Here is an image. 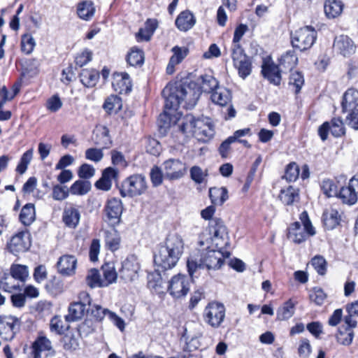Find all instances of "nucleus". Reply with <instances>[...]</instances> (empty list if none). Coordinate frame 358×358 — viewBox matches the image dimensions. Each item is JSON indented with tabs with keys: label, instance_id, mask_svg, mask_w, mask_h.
I'll list each match as a JSON object with an SVG mask.
<instances>
[{
	"label": "nucleus",
	"instance_id": "nucleus-1",
	"mask_svg": "<svg viewBox=\"0 0 358 358\" xmlns=\"http://www.w3.org/2000/svg\"><path fill=\"white\" fill-rule=\"evenodd\" d=\"M201 248L195 253L192 254L187 262V271L192 277L195 272L199 269L216 270L220 268L225 257H229V252H222L221 249L212 248L208 244V240L202 238L199 242Z\"/></svg>",
	"mask_w": 358,
	"mask_h": 358
},
{
	"label": "nucleus",
	"instance_id": "nucleus-2",
	"mask_svg": "<svg viewBox=\"0 0 358 358\" xmlns=\"http://www.w3.org/2000/svg\"><path fill=\"white\" fill-rule=\"evenodd\" d=\"M194 85L193 83L167 85L162 92L165 99V109L176 110L182 103L186 108L194 107L200 96L199 91L194 90Z\"/></svg>",
	"mask_w": 358,
	"mask_h": 358
},
{
	"label": "nucleus",
	"instance_id": "nucleus-3",
	"mask_svg": "<svg viewBox=\"0 0 358 358\" xmlns=\"http://www.w3.org/2000/svg\"><path fill=\"white\" fill-rule=\"evenodd\" d=\"M184 250V241L177 234H170L164 243L160 244L154 255L155 265L162 269L169 270L175 267Z\"/></svg>",
	"mask_w": 358,
	"mask_h": 358
},
{
	"label": "nucleus",
	"instance_id": "nucleus-4",
	"mask_svg": "<svg viewBox=\"0 0 358 358\" xmlns=\"http://www.w3.org/2000/svg\"><path fill=\"white\" fill-rule=\"evenodd\" d=\"M208 229L212 248L222 250L229 245L228 230L221 219H211Z\"/></svg>",
	"mask_w": 358,
	"mask_h": 358
},
{
	"label": "nucleus",
	"instance_id": "nucleus-5",
	"mask_svg": "<svg viewBox=\"0 0 358 358\" xmlns=\"http://www.w3.org/2000/svg\"><path fill=\"white\" fill-rule=\"evenodd\" d=\"M147 189L145 177L141 174H134L122 182L120 192L123 197H134L143 194Z\"/></svg>",
	"mask_w": 358,
	"mask_h": 358
},
{
	"label": "nucleus",
	"instance_id": "nucleus-6",
	"mask_svg": "<svg viewBox=\"0 0 358 358\" xmlns=\"http://www.w3.org/2000/svg\"><path fill=\"white\" fill-rule=\"evenodd\" d=\"M317 37L315 30L311 27L306 26L295 31L291 35V42L294 48L300 51L306 50L312 47Z\"/></svg>",
	"mask_w": 358,
	"mask_h": 358
},
{
	"label": "nucleus",
	"instance_id": "nucleus-7",
	"mask_svg": "<svg viewBox=\"0 0 358 358\" xmlns=\"http://www.w3.org/2000/svg\"><path fill=\"white\" fill-rule=\"evenodd\" d=\"M231 57L238 76L243 79L247 78L252 72V62L242 47L231 49Z\"/></svg>",
	"mask_w": 358,
	"mask_h": 358
},
{
	"label": "nucleus",
	"instance_id": "nucleus-8",
	"mask_svg": "<svg viewBox=\"0 0 358 358\" xmlns=\"http://www.w3.org/2000/svg\"><path fill=\"white\" fill-rule=\"evenodd\" d=\"M140 264L137 257L129 255L122 262L118 271L119 278L124 282H134L138 278Z\"/></svg>",
	"mask_w": 358,
	"mask_h": 358
},
{
	"label": "nucleus",
	"instance_id": "nucleus-9",
	"mask_svg": "<svg viewBox=\"0 0 358 358\" xmlns=\"http://www.w3.org/2000/svg\"><path fill=\"white\" fill-rule=\"evenodd\" d=\"M204 321L214 328L219 327L225 317L224 306L217 302H211L208 304L203 311Z\"/></svg>",
	"mask_w": 358,
	"mask_h": 358
},
{
	"label": "nucleus",
	"instance_id": "nucleus-10",
	"mask_svg": "<svg viewBox=\"0 0 358 358\" xmlns=\"http://www.w3.org/2000/svg\"><path fill=\"white\" fill-rule=\"evenodd\" d=\"M190 288V279L186 275L177 274L169 281L168 292L173 298L179 299L187 295Z\"/></svg>",
	"mask_w": 358,
	"mask_h": 358
},
{
	"label": "nucleus",
	"instance_id": "nucleus-11",
	"mask_svg": "<svg viewBox=\"0 0 358 358\" xmlns=\"http://www.w3.org/2000/svg\"><path fill=\"white\" fill-rule=\"evenodd\" d=\"M20 320L13 315L0 316V336L5 341H11L19 331Z\"/></svg>",
	"mask_w": 358,
	"mask_h": 358
},
{
	"label": "nucleus",
	"instance_id": "nucleus-12",
	"mask_svg": "<svg viewBox=\"0 0 358 358\" xmlns=\"http://www.w3.org/2000/svg\"><path fill=\"white\" fill-rule=\"evenodd\" d=\"M108 133L109 131L106 128H104L103 131H101L99 135L103 140L101 141L95 142V144L99 145L101 148H91L87 149L85 152L87 159L96 163L101 161L103 157V150L109 148L112 144Z\"/></svg>",
	"mask_w": 358,
	"mask_h": 358
},
{
	"label": "nucleus",
	"instance_id": "nucleus-13",
	"mask_svg": "<svg viewBox=\"0 0 358 358\" xmlns=\"http://www.w3.org/2000/svg\"><path fill=\"white\" fill-rule=\"evenodd\" d=\"M30 246V236L26 231H20L15 234L7 244L8 251L14 255L27 251Z\"/></svg>",
	"mask_w": 358,
	"mask_h": 358
},
{
	"label": "nucleus",
	"instance_id": "nucleus-14",
	"mask_svg": "<svg viewBox=\"0 0 358 358\" xmlns=\"http://www.w3.org/2000/svg\"><path fill=\"white\" fill-rule=\"evenodd\" d=\"M165 176L170 180H176L182 177L186 168L179 159H171L164 162Z\"/></svg>",
	"mask_w": 358,
	"mask_h": 358
},
{
	"label": "nucleus",
	"instance_id": "nucleus-15",
	"mask_svg": "<svg viewBox=\"0 0 358 358\" xmlns=\"http://www.w3.org/2000/svg\"><path fill=\"white\" fill-rule=\"evenodd\" d=\"M334 48L344 57H349L356 51V45L354 41L346 35H340L336 37Z\"/></svg>",
	"mask_w": 358,
	"mask_h": 358
},
{
	"label": "nucleus",
	"instance_id": "nucleus-16",
	"mask_svg": "<svg viewBox=\"0 0 358 358\" xmlns=\"http://www.w3.org/2000/svg\"><path fill=\"white\" fill-rule=\"evenodd\" d=\"M122 209V203L120 199L117 198L108 199L106 206V213L108 221L111 224H115L120 222Z\"/></svg>",
	"mask_w": 358,
	"mask_h": 358
},
{
	"label": "nucleus",
	"instance_id": "nucleus-17",
	"mask_svg": "<svg viewBox=\"0 0 358 358\" xmlns=\"http://www.w3.org/2000/svg\"><path fill=\"white\" fill-rule=\"evenodd\" d=\"M112 85L119 94H128L131 91V81L129 75L126 72L116 73L113 75Z\"/></svg>",
	"mask_w": 358,
	"mask_h": 358
},
{
	"label": "nucleus",
	"instance_id": "nucleus-18",
	"mask_svg": "<svg viewBox=\"0 0 358 358\" xmlns=\"http://www.w3.org/2000/svg\"><path fill=\"white\" fill-rule=\"evenodd\" d=\"M196 125L194 136L199 141H207L214 136V127L209 119H197Z\"/></svg>",
	"mask_w": 358,
	"mask_h": 358
},
{
	"label": "nucleus",
	"instance_id": "nucleus-19",
	"mask_svg": "<svg viewBox=\"0 0 358 358\" xmlns=\"http://www.w3.org/2000/svg\"><path fill=\"white\" fill-rule=\"evenodd\" d=\"M194 90L212 93L219 86L218 81L211 74H203L200 76L197 79V83H194Z\"/></svg>",
	"mask_w": 358,
	"mask_h": 358
},
{
	"label": "nucleus",
	"instance_id": "nucleus-20",
	"mask_svg": "<svg viewBox=\"0 0 358 358\" xmlns=\"http://www.w3.org/2000/svg\"><path fill=\"white\" fill-rule=\"evenodd\" d=\"M171 51L173 55L171 57L169 64L166 67V73L169 75L175 72V67L182 62V60L187 56L189 50L185 47L174 46Z\"/></svg>",
	"mask_w": 358,
	"mask_h": 358
},
{
	"label": "nucleus",
	"instance_id": "nucleus-21",
	"mask_svg": "<svg viewBox=\"0 0 358 358\" xmlns=\"http://www.w3.org/2000/svg\"><path fill=\"white\" fill-rule=\"evenodd\" d=\"M77 259L73 255H63L57 262L59 272L64 275H71L75 273Z\"/></svg>",
	"mask_w": 358,
	"mask_h": 358
},
{
	"label": "nucleus",
	"instance_id": "nucleus-22",
	"mask_svg": "<svg viewBox=\"0 0 358 358\" xmlns=\"http://www.w3.org/2000/svg\"><path fill=\"white\" fill-rule=\"evenodd\" d=\"M310 236L299 222L292 223L288 228L287 237L295 243H301Z\"/></svg>",
	"mask_w": 358,
	"mask_h": 358
},
{
	"label": "nucleus",
	"instance_id": "nucleus-23",
	"mask_svg": "<svg viewBox=\"0 0 358 358\" xmlns=\"http://www.w3.org/2000/svg\"><path fill=\"white\" fill-rule=\"evenodd\" d=\"M231 91L220 85L213 90L210 96L212 101L222 107L231 103Z\"/></svg>",
	"mask_w": 358,
	"mask_h": 358
},
{
	"label": "nucleus",
	"instance_id": "nucleus-24",
	"mask_svg": "<svg viewBox=\"0 0 358 358\" xmlns=\"http://www.w3.org/2000/svg\"><path fill=\"white\" fill-rule=\"evenodd\" d=\"M341 105L343 113L357 109L358 106V90L355 88H349L343 94Z\"/></svg>",
	"mask_w": 358,
	"mask_h": 358
},
{
	"label": "nucleus",
	"instance_id": "nucleus-25",
	"mask_svg": "<svg viewBox=\"0 0 358 358\" xmlns=\"http://www.w3.org/2000/svg\"><path fill=\"white\" fill-rule=\"evenodd\" d=\"M80 220V213L76 207L70 206L64 209L62 220L68 227L75 229L78 225Z\"/></svg>",
	"mask_w": 358,
	"mask_h": 358
},
{
	"label": "nucleus",
	"instance_id": "nucleus-26",
	"mask_svg": "<svg viewBox=\"0 0 358 358\" xmlns=\"http://www.w3.org/2000/svg\"><path fill=\"white\" fill-rule=\"evenodd\" d=\"M344 4L340 0H326L324 4V13L327 18L334 19L343 12Z\"/></svg>",
	"mask_w": 358,
	"mask_h": 358
},
{
	"label": "nucleus",
	"instance_id": "nucleus-27",
	"mask_svg": "<svg viewBox=\"0 0 358 358\" xmlns=\"http://www.w3.org/2000/svg\"><path fill=\"white\" fill-rule=\"evenodd\" d=\"M196 23L193 14L189 10H185L180 13L176 20V25L182 31L190 29Z\"/></svg>",
	"mask_w": 358,
	"mask_h": 358
},
{
	"label": "nucleus",
	"instance_id": "nucleus-28",
	"mask_svg": "<svg viewBox=\"0 0 358 358\" xmlns=\"http://www.w3.org/2000/svg\"><path fill=\"white\" fill-rule=\"evenodd\" d=\"M262 73L269 82L275 85L280 84L281 76L278 66L274 64H264L262 66Z\"/></svg>",
	"mask_w": 358,
	"mask_h": 358
},
{
	"label": "nucleus",
	"instance_id": "nucleus-29",
	"mask_svg": "<svg viewBox=\"0 0 358 358\" xmlns=\"http://www.w3.org/2000/svg\"><path fill=\"white\" fill-rule=\"evenodd\" d=\"M80 82L86 87H94L99 79V72L94 69H84L79 74Z\"/></svg>",
	"mask_w": 358,
	"mask_h": 358
},
{
	"label": "nucleus",
	"instance_id": "nucleus-30",
	"mask_svg": "<svg viewBox=\"0 0 358 358\" xmlns=\"http://www.w3.org/2000/svg\"><path fill=\"white\" fill-rule=\"evenodd\" d=\"M95 13V7L91 1H83L77 5V15L85 21L90 20Z\"/></svg>",
	"mask_w": 358,
	"mask_h": 358
},
{
	"label": "nucleus",
	"instance_id": "nucleus-31",
	"mask_svg": "<svg viewBox=\"0 0 358 358\" xmlns=\"http://www.w3.org/2000/svg\"><path fill=\"white\" fill-rule=\"evenodd\" d=\"M89 310L80 303L73 302L69 305V313L65 316L67 322H75L81 320Z\"/></svg>",
	"mask_w": 358,
	"mask_h": 358
},
{
	"label": "nucleus",
	"instance_id": "nucleus-32",
	"mask_svg": "<svg viewBox=\"0 0 358 358\" xmlns=\"http://www.w3.org/2000/svg\"><path fill=\"white\" fill-rule=\"evenodd\" d=\"M345 310L348 314L343 318L345 324L350 328L357 327V321L355 317H358V300L347 304Z\"/></svg>",
	"mask_w": 358,
	"mask_h": 358
},
{
	"label": "nucleus",
	"instance_id": "nucleus-33",
	"mask_svg": "<svg viewBox=\"0 0 358 358\" xmlns=\"http://www.w3.org/2000/svg\"><path fill=\"white\" fill-rule=\"evenodd\" d=\"M323 222L325 227L331 230L336 228L340 223L341 216L336 209L326 210L322 215Z\"/></svg>",
	"mask_w": 358,
	"mask_h": 358
},
{
	"label": "nucleus",
	"instance_id": "nucleus-34",
	"mask_svg": "<svg viewBox=\"0 0 358 358\" xmlns=\"http://www.w3.org/2000/svg\"><path fill=\"white\" fill-rule=\"evenodd\" d=\"M51 349V342L45 336L38 337L32 344L34 358H41V352Z\"/></svg>",
	"mask_w": 358,
	"mask_h": 358
},
{
	"label": "nucleus",
	"instance_id": "nucleus-35",
	"mask_svg": "<svg viewBox=\"0 0 358 358\" xmlns=\"http://www.w3.org/2000/svg\"><path fill=\"white\" fill-rule=\"evenodd\" d=\"M106 245L109 250L114 252L119 249L120 245V236L117 230L112 229L105 232Z\"/></svg>",
	"mask_w": 358,
	"mask_h": 358
},
{
	"label": "nucleus",
	"instance_id": "nucleus-36",
	"mask_svg": "<svg viewBox=\"0 0 358 358\" xmlns=\"http://www.w3.org/2000/svg\"><path fill=\"white\" fill-rule=\"evenodd\" d=\"M92 185L89 180H78L69 188L72 195L83 196L87 194L91 189Z\"/></svg>",
	"mask_w": 358,
	"mask_h": 358
},
{
	"label": "nucleus",
	"instance_id": "nucleus-37",
	"mask_svg": "<svg viewBox=\"0 0 358 358\" xmlns=\"http://www.w3.org/2000/svg\"><path fill=\"white\" fill-rule=\"evenodd\" d=\"M294 311L295 303L292 301V299H289L277 310V319L281 321L287 320L293 316Z\"/></svg>",
	"mask_w": 358,
	"mask_h": 358
},
{
	"label": "nucleus",
	"instance_id": "nucleus-38",
	"mask_svg": "<svg viewBox=\"0 0 358 358\" xmlns=\"http://www.w3.org/2000/svg\"><path fill=\"white\" fill-rule=\"evenodd\" d=\"M35 208L32 203H27L21 210L19 218L25 226L30 225L35 220Z\"/></svg>",
	"mask_w": 358,
	"mask_h": 358
},
{
	"label": "nucleus",
	"instance_id": "nucleus-39",
	"mask_svg": "<svg viewBox=\"0 0 358 358\" xmlns=\"http://www.w3.org/2000/svg\"><path fill=\"white\" fill-rule=\"evenodd\" d=\"M197 122V119H195L194 117L191 114L186 115L182 119V122L180 124V130L185 134H195V131L196 129V123Z\"/></svg>",
	"mask_w": 358,
	"mask_h": 358
},
{
	"label": "nucleus",
	"instance_id": "nucleus-40",
	"mask_svg": "<svg viewBox=\"0 0 358 358\" xmlns=\"http://www.w3.org/2000/svg\"><path fill=\"white\" fill-rule=\"evenodd\" d=\"M280 200L285 205H292L299 199V191L292 186L281 189L279 194Z\"/></svg>",
	"mask_w": 358,
	"mask_h": 358
},
{
	"label": "nucleus",
	"instance_id": "nucleus-41",
	"mask_svg": "<svg viewBox=\"0 0 358 358\" xmlns=\"http://www.w3.org/2000/svg\"><path fill=\"white\" fill-rule=\"evenodd\" d=\"M227 190L225 187H213L209 190V196L215 205H222L227 199Z\"/></svg>",
	"mask_w": 358,
	"mask_h": 358
},
{
	"label": "nucleus",
	"instance_id": "nucleus-42",
	"mask_svg": "<svg viewBox=\"0 0 358 358\" xmlns=\"http://www.w3.org/2000/svg\"><path fill=\"white\" fill-rule=\"evenodd\" d=\"M338 196L342 200L344 203L348 205L355 204L358 199L357 195L355 194L354 190L351 188L350 184L346 187L341 188L338 193Z\"/></svg>",
	"mask_w": 358,
	"mask_h": 358
},
{
	"label": "nucleus",
	"instance_id": "nucleus-43",
	"mask_svg": "<svg viewBox=\"0 0 358 358\" xmlns=\"http://www.w3.org/2000/svg\"><path fill=\"white\" fill-rule=\"evenodd\" d=\"M102 271L103 277L101 281L102 287H107L115 282L118 273H117L113 266L106 264L102 266Z\"/></svg>",
	"mask_w": 358,
	"mask_h": 358
},
{
	"label": "nucleus",
	"instance_id": "nucleus-44",
	"mask_svg": "<svg viewBox=\"0 0 358 358\" xmlns=\"http://www.w3.org/2000/svg\"><path fill=\"white\" fill-rule=\"evenodd\" d=\"M122 106V99L117 95H110L107 97L103 105V109L108 113H117Z\"/></svg>",
	"mask_w": 358,
	"mask_h": 358
},
{
	"label": "nucleus",
	"instance_id": "nucleus-45",
	"mask_svg": "<svg viewBox=\"0 0 358 358\" xmlns=\"http://www.w3.org/2000/svg\"><path fill=\"white\" fill-rule=\"evenodd\" d=\"M298 63V57L294 50H288L282 55L280 60V65L285 69L292 70Z\"/></svg>",
	"mask_w": 358,
	"mask_h": 358
},
{
	"label": "nucleus",
	"instance_id": "nucleus-46",
	"mask_svg": "<svg viewBox=\"0 0 358 358\" xmlns=\"http://www.w3.org/2000/svg\"><path fill=\"white\" fill-rule=\"evenodd\" d=\"M10 275L21 282L26 280L29 275L27 266L21 264H13L10 268Z\"/></svg>",
	"mask_w": 358,
	"mask_h": 358
},
{
	"label": "nucleus",
	"instance_id": "nucleus-47",
	"mask_svg": "<svg viewBox=\"0 0 358 358\" xmlns=\"http://www.w3.org/2000/svg\"><path fill=\"white\" fill-rule=\"evenodd\" d=\"M354 328H350L348 325L345 327V331L341 329L338 330V333L336 335L337 342L343 345H350L354 338Z\"/></svg>",
	"mask_w": 358,
	"mask_h": 358
},
{
	"label": "nucleus",
	"instance_id": "nucleus-48",
	"mask_svg": "<svg viewBox=\"0 0 358 358\" xmlns=\"http://www.w3.org/2000/svg\"><path fill=\"white\" fill-rule=\"evenodd\" d=\"M303 85L304 78L301 72L294 71L291 73L289 79V85L292 87L296 94L300 92Z\"/></svg>",
	"mask_w": 358,
	"mask_h": 358
},
{
	"label": "nucleus",
	"instance_id": "nucleus-49",
	"mask_svg": "<svg viewBox=\"0 0 358 358\" xmlns=\"http://www.w3.org/2000/svg\"><path fill=\"white\" fill-rule=\"evenodd\" d=\"M175 111L168 112L165 110L162 113H161L158 118V124L161 128H169L171 124H176L177 118H175L176 114Z\"/></svg>",
	"mask_w": 358,
	"mask_h": 358
},
{
	"label": "nucleus",
	"instance_id": "nucleus-50",
	"mask_svg": "<svg viewBox=\"0 0 358 358\" xmlns=\"http://www.w3.org/2000/svg\"><path fill=\"white\" fill-rule=\"evenodd\" d=\"M127 60L130 66L141 65L144 61L143 52L138 48H132L127 55Z\"/></svg>",
	"mask_w": 358,
	"mask_h": 358
},
{
	"label": "nucleus",
	"instance_id": "nucleus-51",
	"mask_svg": "<svg viewBox=\"0 0 358 358\" xmlns=\"http://www.w3.org/2000/svg\"><path fill=\"white\" fill-rule=\"evenodd\" d=\"M190 178L196 184H201L205 182L208 176V171H203L199 166H193L190 170Z\"/></svg>",
	"mask_w": 358,
	"mask_h": 358
},
{
	"label": "nucleus",
	"instance_id": "nucleus-52",
	"mask_svg": "<svg viewBox=\"0 0 358 358\" xmlns=\"http://www.w3.org/2000/svg\"><path fill=\"white\" fill-rule=\"evenodd\" d=\"M36 45L34 37L29 34H25L22 36L21 38V50L26 55L32 52Z\"/></svg>",
	"mask_w": 358,
	"mask_h": 358
},
{
	"label": "nucleus",
	"instance_id": "nucleus-53",
	"mask_svg": "<svg viewBox=\"0 0 358 358\" xmlns=\"http://www.w3.org/2000/svg\"><path fill=\"white\" fill-rule=\"evenodd\" d=\"M101 281L102 278H101L97 269L92 268L89 271L86 277V282L90 287H102Z\"/></svg>",
	"mask_w": 358,
	"mask_h": 358
},
{
	"label": "nucleus",
	"instance_id": "nucleus-54",
	"mask_svg": "<svg viewBox=\"0 0 358 358\" xmlns=\"http://www.w3.org/2000/svg\"><path fill=\"white\" fill-rule=\"evenodd\" d=\"M69 189L66 186L55 185L52 187V196L55 201H63L69 196Z\"/></svg>",
	"mask_w": 358,
	"mask_h": 358
},
{
	"label": "nucleus",
	"instance_id": "nucleus-55",
	"mask_svg": "<svg viewBox=\"0 0 358 358\" xmlns=\"http://www.w3.org/2000/svg\"><path fill=\"white\" fill-rule=\"evenodd\" d=\"M311 264L318 274L324 275L326 273L327 264L326 259L322 256H315L311 260Z\"/></svg>",
	"mask_w": 358,
	"mask_h": 358
},
{
	"label": "nucleus",
	"instance_id": "nucleus-56",
	"mask_svg": "<svg viewBox=\"0 0 358 358\" xmlns=\"http://www.w3.org/2000/svg\"><path fill=\"white\" fill-rule=\"evenodd\" d=\"M329 129L331 134L335 137H340L345 133L343 122L340 118H334L329 122Z\"/></svg>",
	"mask_w": 358,
	"mask_h": 358
},
{
	"label": "nucleus",
	"instance_id": "nucleus-57",
	"mask_svg": "<svg viewBox=\"0 0 358 358\" xmlns=\"http://www.w3.org/2000/svg\"><path fill=\"white\" fill-rule=\"evenodd\" d=\"M321 188L324 194L328 197L338 196L337 186L334 181L330 179L324 180L322 182Z\"/></svg>",
	"mask_w": 358,
	"mask_h": 358
},
{
	"label": "nucleus",
	"instance_id": "nucleus-58",
	"mask_svg": "<svg viewBox=\"0 0 358 358\" xmlns=\"http://www.w3.org/2000/svg\"><path fill=\"white\" fill-rule=\"evenodd\" d=\"M14 278L10 276H5L0 280V288L6 292H12L14 290H21L19 285L13 282Z\"/></svg>",
	"mask_w": 358,
	"mask_h": 358
},
{
	"label": "nucleus",
	"instance_id": "nucleus-59",
	"mask_svg": "<svg viewBox=\"0 0 358 358\" xmlns=\"http://www.w3.org/2000/svg\"><path fill=\"white\" fill-rule=\"evenodd\" d=\"M299 176V168L298 165L292 162L286 168L284 178L289 182L295 181Z\"/></svg>",
	"mask_w": 358,
	"mask_h": 358
},
{
	"label": "nucleus",
	"instance_id": "nucleus-60",
	"mask_svg": "<svg viewBox=\"0 0 358 358\" xmlns=\"http://www.w3.org/2000/svg\"><path fill=\"white\" fill-rule=\"evenodd\" d=\"M248 30V27L246 24H239L234 31L233 43L231 49H236V47H241L239 42L241 40L243 36Z\"/></svg>",
	"mask_w": 358,
	"mask_h": 358
},
{
	"label": "nucleus",
	"instance_id": "nucleus-61",
	"mask_svg": "<svg viewBox=\"0 0 358 358\" xmlns=\"http://www.w3.org/2000/svg\"><path fill=\"white\" fill-rule=\"evenodd\" d=\"M62 101L59 95L55 94L46 101L45 107L49 111L55 113L62 107Z\"/></svg>",
	"mask_w": 358,
	"mask_h": 358
},
{
	"label": "nucleus",
	"instance_id": "nucleus-62",
	"mask_svg": "<svg viewBox=\"0 0 358 358\" xmlns=\"http://www.w3.org/2000/svg\"><path fill=\"white\" fill-rule=\"evenodd\" d=\"M95 174V169L93 166L88 164H82L78 170V175L81 179L87 180L92 178Z\"/></svg>",
	"mask_w": 358,
	"mask_h": 358
},
{
	"label": "nucleus",
	"instance_id": "nucleus-63",
	"mask_svg": "<svg viewBox=\"0 0 358 358\" xmlns=\"http://www.w3.org/2000/svg\"><path fill=\"white\" fill-rule=\"evenodd\" d=\"M92 59V52L89 50H85L78 53L75 58L76 65L83 67L89 63Z\"/></svg>",
	"mask_w": 358,
	"mask_h": 358
},
{
	"label": "nucleus",
	"instance_id": "nucleus-64",
	"mask_svg": "<svg viewBox=\"0 0 358 358\" xmlns=\"http://www.w3.org/2000/svg\"><path fill=\"white\" fill-rule=\"evenodd\" d=\"M50 328L51 331L62 334L67 327L64 325V322L59 317L55 316L50 320Z\"/></svg>",
	"mask_w": 358,
	"mask_h": 358
}]
</instances>
